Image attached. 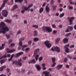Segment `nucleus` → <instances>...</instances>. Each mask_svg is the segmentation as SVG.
Returning a JSON list of instances; mask_svg holds the SVG:
<instances>
[{
	"mask_svg": "<svg viewBox=\"0 0 76 76\" xmlns=\"http://www.w3.org/2000/svg\"><path fill=\"white\" fill-rule=\"evenodd\" d=\"M9 31V28L6 25L5 23L1 22L0 24V34L2 33L3 34H5L6 32Z\"/></svg>",
	"mask_w": 76,
	"mask_h": 76,
	"instance_id": "1",
	"label": "nucleus"
},
{
	"mask_svg": "<svg viewBox=\"0 0 76 76\" xmlns=\"http://www.w3.org/2000/svg\"><path fill=\"white\" fill-rule=\"evenodd\" d=\"M21 62H22V60L21 59H19L18 61H14L13 62V64H18L19 66H21L22 64Z\"/></svg>",
	"mask_w": 76,
	"mask_h": 76,
	"instance_id": "2",
	"label": "nucleus"
},
{
	"mask_svg": "<svg viewBox=\"0 0 76 76\" xmlns=\"http://www.w3.org/2000/svg\"><path fill=\"white\" fill-rule=\"evenodd\" d=\"M39 50V49H37L34 50V52L33 56H35V58L36 61L38 60L39 58V55L37 54V52H38Z\"/></svg>",
	"mask_w": 76,
	"mask_h": 76,
	"instance_id": "3",
	"label": "nucleus"
},
{
	"mask_svg": "<svg viewBox=\"0 0 76 76\" xmlns=\"http://www.w3.org/2000/svg\"><path fill=\"white\" fill-rule=\"evenodd\" d=\"M42 28L44 31H47L49 33L52 32V28L50 27H43Z\"/></svg>",
	"mask_w": 76,
	"mask_h": 76,
	"instance_id": "4",
	"label": "nucleus"
},
{
	"mask_svg": "<svg viewBox=\"0 0 76 76\" xmlns=\"http://www.w3.org/2000/svg\"><path fill=\"white\" fill-rule=\"evenodd\" d=\"M50 50L51 51H57V52H60V49L59 48V47L57 46L52 48Z\"/></svg>",
	"mask_w": 76,
	"mask_h": 76,
	"instance_id": "5",
	"label": "nucleus"
},
{
	"mask_svg": "<svg viewBox=\"0 0 76 76\" xmlns=\"http://www.w3.org/2000/svg\"><path fill=\"white\" fill-rule=\"evenodd\" d=\"M44 43L48 48H49L51 47V44L50 43V41H46Z\"/></svg>",
	"mask_w": 76,
	"mask_h": 76,
	"instance_id": "6",
	"label": "nucleus"
},
{
	"mask_svg": "<svg viewBox=\"0 0 76 76\" xmlns=\"http://www.w3.org/2000/svg\"><path fill=\"white\" fill-rule=\"evenodd\" d=\"M2 14L4 17H7L8 15V12L6 10H4L2 11Z\"/></svg>",
	"mask_w": 76,
	"mask_h": 76,
	"instance_id": "7",
	"label": "nucleus"
},
{
	"mask_svg": "<svg viewBox=\"0 0 76 76\" xmlns=\"http://www.w3.org/2000/svg\"><path fill=\"white\" fill-rule=\"evenodd\" d=\"M7 1H8V0H4L3 1V3L2 4L1 7L0 8V10H1V9H2V8H3L4 6H5V5L6 4V3H7Z\"/></svg>",
	"mask_w": 76,
	"mask_h": 76,
	"instance_id": "8",
	"label": "nucleus"
},
{
	"mask_svg": "<svg viewBox=\"0 0 76 76\" xmlns=\"http://www.w3.org/2000/svg\"><path fill=\"white\" fill-rule=\"evenodd\" d=\"M6 50L7 51V53H13V52L15 51V49H13L10 50L9 48H7Z\"/></svg>",
	"mask_w": 76,
	"mask_h": 76,
	"instance_id": "9",
	"label": "nucleus"
},
{
	"mask_svg": "<svg viewBox=\"0 0 76 76\" xmlns=\"http://www.w3.org/2000/svg\"><path fill=\"white\" fill-rule=\"evenodd\" d=\"M63 67V65L62 64H59L56 67V69L57 70H60Z\"/></svg>",
	"mask_w": 76,
	"mask_h": 76,
	"instance_id": "10",
	"label": "nucleus"
},
{
	"mask_svg": "<svg viewBox=\"0 0 76 76\" xmlns=\"http://www.w3.org/2000/svg\"><path fill=\"white\" fill-rule=\"evenodd\" d=\"M23 54V52H21L17 53L15 55V57H19L20 55H22V54Z\"/></svg>",
	"mask_w": 76,
	"mask_h": 76,
	"instance_id": "11",
	"label": "nucleus"
},
{
	"mask_svg": "<svg viewBox=\"0 0 76 76\" xmlns=\"http://www.w3.org/2000/svg\"><path fill=\"white\" fill-rule=\"evenodd\" d=\"M22 47V41H20L19 43L18 50H20V49H21V47Z\"/></svg>",
	"mask_w": 76,
	"mask_h": 76,
	"instance_id": "12",
	"label": "nucleus"
},
{
	"mask_svg": "<svg viewBox=\"0 0 76 76\" xmlns=\"http://www.w3.org/2000/svg\"><path fill=\"white\" fill-rule=\"evenodd\" d=\"M10 57V54H8L7 55H5L2 57L0 58V59H1L2 58H6V57Z\"/></svg>",
	"mask_w": 76,
	"mask_h": 76,
	"instance_id": "13",
	"label": "nucleus"
},
{
	"mask_svg": "<svg viewBox=\"0 0 76 76\" xmlns=\"http://www.w3.org/2000/svg\"><path fill=\"white\" fill-rule=\"evenodd\" d=\"M67 19L68 20H70V22H73V20H74L75 19V17H72L70 18L68 17Z\"/></svg>",
	"mask_w": 76,
	"mask_h": 76,
	"instance_id": "14",
	"label": "nucleus"
},
{
	"mask_svg": "<svg viewBox=\"0 0 76 76\" xmlns=\"http://www.w3.org/2000/svg\"><path fill=\"white\" fill-rule=\"evenodd\" d=\"M43 74H45V76H51V75H49L50 72L47 71H45L43 72Z\"/></svg>",
	"mask_w": 76,
	"mask_h": 76,
	"instance_id": "15",
	"label": "nucleus"
},
{
	"mask_svg": "<svg viewBox=\"0 0 76 76\" xmlns=\"http://www.w3.org/2000/svg\"><path fill=\"white\" fill-rule=\"evenodd\" d=\"M35 67H36V68H37L38 70H41V68L40 67V66L38 64H36L35 65Z\"/></svg>",
	"mask_w": 76,
	"mask_h": 76,
	"instance_id": "16",
	"label": "nucleus"
},
{
	"mask_svg": "<svg viewBox=\"0 0 76 76\" xmlns=\"http://www.w3.org/2000/svg\"><path fill=\"white\" fill-rule=\"evenodd\" d=\"M22 9H24V10L25 11H27L28 10V8L26 7V6H23L22 7Z\"/></svg>",
	"mask_w": 76,
	"mask_h": 76,
	"instance_id": "17",
	"label": "nucleus"
},
{
	"mask_svg": "<svg viewBox=\"0 0 76 76\" xmlns=\"http://www.w3.org/2000/svg\"><path fill=\"white\" fill-rule=\"evenodd\" d=\"M5 22H7L9 23H10L12 22V20L10 19H7L6 20H4Z\"/></svg>",
	"mask_w": 76,
	"mask_h": 76,
	"instance_id": "18",
	"label": "nucleus"
},
{
	"mask_svg": "<svg viewBox=\"0 0 76 76\" xmlns=\"http://www.w3.org/2000/svg\"><path fill=\"white\" fill-rule=\"evenodd\" d=\"M68 41H69V40L68 39H67V38H66L64 39L63 40V42L64 43H67L68 42Z\"/></svg>",
	"mask_w": 76,
	"mask_h": 76,
	"instance_id": "19",
	"label": "nucleus"
},
{
	"mask_svg": "<svg viewBox=\"0 0 76 76\" xmlns=\"http://www.w3.org/2000/svg\"><path fill=\"white\" fill-rule=\"evenodd\" d=\"M45 9L46 12L48 13H49V12H50V8L48 6H46Z\"/></svg>",
	"mask_w": 76,
	"mask_h": 76,
	"instance_id": "20",
	"label": "nucleus"
},
{
	"mask_svg": "<svg viewBox=\"0 0 76 76\" xmlns=\"http://www.w3.org/2000/svg\"><path fill=\"white\" fill-rule=\"evenodd\" d=\"M6 68V66H3L1 67L0 68V71H2L3 70V69H5Z\"/></svg>",
	"mask_w": 76,
	"mask_h": 76,
	"instance_id": "21",
	"label": "nucleus"
},
{
	"mask_svg": "<svg viewBox=\"0 0 76 76\" xmlns=\"http://www.w3.org/2000/svg\"><path fill=\"white\" fill-rule=\"evenodd\" d=\"M28 63H36V61H35V59H32L31 61L29 62Z\"/></svg>",
	"mask_w": 76,
	"mask_h": 76,
	"instance_id": "22",
	"label": "nucleus"
},
{
	"mask_svg": "<svg viewBox=\"0 0 76 76\" xmlns=\"http://www.w3.org/2000/svg\"><path fill=\"white\" fill-rule=\"evenodd\" d=\"M28 45H23V46H22V50L23 51H24L25 50V49L24 48H26V47H28Z\"/></svg>",
	"mask_w": 76,
	"mask_h": 76,
	"instance_id": "23",
	"label": "nucleus"
},
{
	"mask_svg": "<svg viewBox=\"0 0 76 76\" xmlns=\"http://www.w3.org/2000/svg\"><path fill=\"white\" fill-rule=\"evenodd\" d=\"M21 33H22V31L20 30H19L18 31L16 34V35H18L20 34Z\"/></svg>",
	"mask_w": 76,
	"mask_h": 76,
	"instance_id": "24",
	"label": "nucleus"
},
{
	"mask_svg": "<svg viewBox=\"0 0 76 76\" xmlns=\"http://www.w3.org/2000/svg\"><path fill=\"white\" fill-rule=\"evenodd\" d=\"M44 11V8H41L39 10V12L40 13H41Z\"/></svg>",
	"mask_w": 76,
	"mask_h": 76,
	"instance_id": "25",
	"label": "nucleus"
},
{
	"mask_svg": "<svg viewBox=\"0 0 76 76\" xmlns=\"http://www.w3.org/2000/svg\"><path fill=\"white\" fill-rule=\"evenodd\" d=\"M52 7H53V10H55L57 7V6L54 5H52Z\"/></svg>",
	"mask_w": 76,
	"mask_h": 76,
	"instance_id": "26",
	"label": "nucleus"
},
{
	"mask_svg": "<svg viewBox=\"0 0 76 76\" xmlns=\"http://www.w3.org/2000/svg\"><path fill=\"white\" fill-rule=\"evenodd\" d=\"M15 2H19V3H21L23 0H15Z\"/></svg>",
	"mask_w": 76,
	"mask_h": 76,
	"instance_id": "27",
	"label": "nucleus"
},
{
	"mask_svg": "<svg viewBox=\"0 0 76 76\" xmlns=\"http://www.w3.org/2000/svg\"><path fill=\"white\" fill-rule=\"evenodd\" d=\"M38 40H39V39L38 38L36 37L34 38V41L35 42H37V41H38Z\"/></svg>",
	"mask_w": 76,
	"mask_h": 76,
	"instance_id": "28",
	"label": "nucleus"
},
{
	"mask_svg": "<svg viewBox=\"0 0 76 76\" xmlns=\"http://www.w3.org/2000/svg\"><path fill=\"white\" fill-rule=\"evenodd\" d=\"M68 28L70 31H72V30H73V27L72 26H70L68 27Z\"/></svg>",
	"mask_w": 76,
	"mask_h": 76,
	"instance_id": "29",
	"label": "nucleus"
},
{
	"mask_svg": "<svg viewBox=\"0 0 76 76\" xmlns=\"http://www.w3.org/2000/svg\"><path fill=\"white\" fill-rule=\"evenodd\" d=\"M32 27H33V28H36L37 29V28H38V26L37 25H32Z\"/></svg>",
	"mask_w": 76,
	"mask_h": 76,
	"instance_id": "30",
	"label": "nucleus"
},
{
	"mask_svg": "<svg viewBox=\"0 0 76 76\" xmlns=\"http://www.w3.org/2000/svg\"><path fill=\"white\" fill-rule=\"evenodd\" d=\"M37 34H38V32L37 31H36L35 30L34 31V36H37Z\"/></svg>",
	"mask_w": 76,
	"mask_h": 76,
	"instance_id": "31",
	"label": "nucleus"
},
{
	"mask_svg": "<svg viewBox=\"0 0 76 76\" xmlns=\"http://www.w3.org/2000/svg\"><path fill=\"white\" fill-rule=\"evenodd\" d=\"M64 16V13L61 14L59 15L60 18H63Z\"/></svg>",
	"mask_w": 76,
	"mask_h": 76,
	"instance_id": "32",
	"label": "nucleus"
},
{
	"mask_svg": "<svg viewBox=\"0 0 76 76\" xmlns=\"http://www.w3.org/2000/svg\"><path fill=\"white\" fill-rule=\"evenodd\" d=\"M60 39H57L56 40V44H58V42L60 41Z\"/></svg>",
	"mask_w": 76,
	"mask_h": 76,
	"instance_id": "33",
	"label": "nucleus"
},
{
	"mask_svg": "<svg viewBox=\"0 0 76 76\" xmlns=\"http://www.w3.org/2000/svg\"><path fill=\"white\" fill-rule=\"evenodd\" d=\"M69 9L70 10H72L73 9V7H71L70 5H69L68 6Z\"/></svg>",
	"mask_w": 76,
	"mask_h": 76,
	"instance_id": "34",
	"label": "nucleus"
},
{
	"mask_svg": "<svg viewBox=\"0 0 76 76\" xmlns=\"http://www.w3.org/2000/svg\"><path fill=\"white\" fill-rule=\"evenodd\" d=\"M50 3L51 4H53L54 3V0H51Z\"/></svg>",
	"mask_w": 76,
	"mask_h": 76,
	"instance_id": "35",
	"label": "nucleus"
},
{
	"mask_svg": "<svg viewBox=\"0 0 76 76\" xmlns=\"http://www.w3.org/2000/svg\"><path fill=\"white\" fill-rule=\"evenodd\" d=\"M42 59H43V57H42V56L40 57L39 58V61H41L42 60Z\"/></svg>",
	"mask_w": 76,
	"mask_h": 76,
	"instance_id": "36",
	"label": "nucleus"
},
{
	"mask_svg": "<svg viewBox=\"0 0 76 76\" xmlns=\"http://www.w3.org/2000/svg\"><path fill=\"white\" fill-rule=\"evenodd\" d=\"M69 45H70L69 44L66 45H65L64 46V48H68V47H69Z\"/></svg>",
	"mask_w": 76,
	"mask_h": 76,
	"instance_id": "37",
	"label": "nucleus"
},
{
	"mask_svg": "<svg viewBox=\"0 0 76 76\" xmlns=\"http://www.w3.org/2000/svg\"><path fill=\"white\" fill-rule=\"evenodd\" d=\"M57 30H53V34H54L55 35H56V34H57Z\"/></svg>",
	"mask_w": 76,
	"mask_h": 76,
	"instance_id": "38",
	"label": "nucleus"
},
{
	"mask_svg": "<svg viewBox=\"0 0 76 76\" xmlns=\"http://www.w3.org/2000/svg\"><path fill=\"white\" fill-rule=\"evenodd\" d=\"M24 39H25V38L24 37L21 38L19 39L20 42V41H23Z\"/></svg>",
	"mask_w": 76,
	"mask_h": 76,
	"instance_id": "39",
	"label": "nucleus"
},
{
	"mask_svg": "<svg viewBox=\"0 0 76 76\" xmlns=\"http://www.w3.org/2000/svg\"><path fill=\"white\" fill-rule=\"evenodd\" d=\"M32 41L31 40L30 41H29L28 42V45H31V44H32Z\"/></svg>",
	"mask_w": 76,
	"mask_h": 76,
	"instance_id": "40",
	"label": "nucleus"
},
{
	"mask_svg": "<svg viewBox=\"0 0 76 76\" xmlns=\"http://www.w3.org/2000/svg\"><path fill=\"white\" fill-rule=\"evenodd\" d=\"M66 53H69V48H66L65 50Z\"/></svg>",
	"mask_w": 76,
	"mask_h": 76,
	"instance_id": "41",
	"label": "nucleus"
},
{
	"mask_svg": "<svg viewBox=\"0 0 76 76\" xmlns=\"http://www.w3.org/2000/svg\"><path fill=\"white\" fill-rule=\"evenodd\" d=\"M17 7L18 6H17V5H14L13 7V10H15V9H16Z\"/></svg>",
	"mask_w": 76,
	"mask_h": 76,
	"instance_id": "42",
	"label": "nucleus"
},
{
	"mask_svg": "<svg viewBox=\"0 0 76 76\" xmlns=\"http://www.w3.org/2000/svg\"><path fill=\"white\" fill-rule=\"evenodd\" d=\"M52 26L53 28H56V26L55 24H52Z\"/></svg>",
	"mask_w": 76,
	"mask_h": 76,
	"instance_id": "43",
	"label": "nucleus"
},
{
	"mask_svg": "<svg viewBox=\"0 0 76 76\" xmlns=\"http://www.w3.org/2000/svg\"><path fill=\"white\" fill-rule=\"evenodd\" d=\"M6 37H7V39H9V38H10V35L9 34H6Z\"/></svg>",
	"mask_w": 76,
	"mask_h": 76,
	"instance_id": "44",
	"label": "nucleus"
},
{
	"mask_svg": "<svg viewBox=\"0 0 76 76\" xmlns=\"http://www.w3.org/2000/svg\"><path fill=\"white\" fill-rule=\"evenodd\" d=\"M71 35V33H69L68 34H66L65 36L66 37H69V35Z\"/></svg>",
	"mask_w": 76,
	"mask_h": 76,
	"instance_id": "45",
	"label": "nucleus"
},
{
	"mask_svg": "<svg viewBox=\"0 0 76 76\" xmlns=\"http://www.w3.org/2000/svg\"><path fill=\"white\" fill-rule=\"evenodd\" d=\"M52 60L53 62H54L56 61V58H52Z\"/></svg>",
	"mask_w": 76,
	"mask_h": 76,
	"instance_id": "46",
	"label": "nucleus"
},
{
	"mask_svg": "<svg viewBox=\"0 0 76 76\" xmlns=\"http://www.w3.org/2000/svg\"><path fill=\"white\" fill-rule=\"evenodd\" d=\"M70 31L69 30V28L68 29H66L65 30V32H70Z\"/></svg>",
	"mask_w": 76,
	"mask_h": 76,
	"instance_id": "47",
	"label": "nucleus"
},
{
	"mask_svg": "<svg viewBox=\"0 0 76 76\" xmlns=\"http://www.w3.org/2000/svg\"><path fill=\"white\" fill-rule=\"evenodd\" d=\"M29 49H30L29 48H26L25 50V51H26V52H28V51L29 50Z\"/></svg>",
	"mask_w": 76,
	"mask_h": 76,
	"instance_id": "48",
	"label": "nucleus"
},
{
	"mask_svg": "<svg viewBox=\"0 0 76 76\" xmlns=\"http://www.w3.org/2000/svg\"><path fill=\"white\" fill-rule=\"evenodd\" d=\"M4 60H1V64H2L3 63H4Z\"/></svg>",
	"mask_w": 76,
	"mask_h": 76,
	"instance_id": "49",
	"label": "nucleus"
},
{
	"mask_svg": "<svg viewBox=\"0 0 76 76\" xmlns=\"http://www.w3.org/2000/svg\"><path fill=\"white\" fill-rule=\"evenodd\" d=\"M5 43L2 44H1V46H2L1 47H3V48H4V46H5Z\"/></svg>",
	"mask_w": 76,
	"mask_h": 76,
	"instance_id": "50",
	"label": "nucleus"
},
{
	"mask_svg": "<svg viewBox=\"0 0 76 76\" xmlns=\"http://www.w3.org/2000/svg\"><path fill=\"white\" fill-rule=\"evenodd\" d=\"M46 5V2H45L43 4V5H42V7H45V6Z\"/></svg>",
	"mask_w": 76,
	"mask_h": 76,
	"instance_id": "51",
	"label": "nucleus"
},
{
	"mask_svg": "<svg viewBox=\"0 0 76 76\" xmlns=\"http://www.w3.org/2000/svg\"><path fill=\"white\" fill-rule=\"evenodd\" d=\"M71 1H69V3L71 4H75V3L73 2H72Z\"/></svg>",
	"mask_w": 76,
	"mask_h": 76,
	"instance_id": "52",
	"label": "nucleus"
},
{
	"mask_svg": "<svg viewBox=\"0 0 76 76\" xmlns=\"http://www.w3.org/2000/svg\"><path fill=\"white\" fill-rule=\"evenodd\" d=\"M12 41H13V40L12 39H10L9 40L8 43L9 44H10V43H11Z\"/></svg>",
	"mask_w": 76,
	"mask_h": 76,
	"instance_id": "53",
	"label": "nucleus"
},
{
	"mask_svg": "<svg viewBox=\"0 0 76 76\" xmlns=\"http://www.w3.org/2000/svg\"><path fill=\"white\" fill-rule=\"evenodd\" d=\"M56 64V63H54L52 65H51L52 67H54L55 65Z\"/></svg>",
	"mask_w": 76,
	"mask_h": 76,
	"instance_id": "54",
	"label": "nucleus"
},
{
	"mask_svg": "<svg viewBox=\"0 0 76 76\" xmlns=\"http://www.w3.org/2000/svg\"><path fill=\"white\" fill-rule=\"evenodd\" d=\"M32 6H33V4H31L29 5L28 7V9H29V8H31V7H32Z\"/></svg>",
	"mask_w": 76,
	"mask_h": 76,
	"instance_id": "55",
	"label": "nucleus"
},
{
	"mask_svg": "<svg viewBox=\"0 0 76 76\" xmlns=\"http://www.w3.org/2000/svg\"><path fill=\"white\" fill-rule=\"evenodd\" d=\"M74 47H75V46L73 45H71L69 47V48H74Z\"/></svg>",
	"mask_w": 76,
	"mask_h": 76,
	"instance_id": "56",
	"label": "nucleus"
},
{
	"mask_svg": "<svg viewBox=\"0 0 76 76\" xmlns=\"http://www.w3.org/2000/svg\"><path fill=\"white\" fill-rule=\"evenodd\" d=\"M64 62H66L67 61V58H66L64 59Z\"/></svg>",
	"mask_w": 76,
	"mask_h": 76,
	"instance_id": "57",
	"label": "nucleus"
},
{
	"mask_svg": "<svg viewBox=\"0 0 76 76\" xmlns=\"http://www.w3.org/2000/svg\"><path fill=\"white\" fill-rule=\"evenodd\" d=\"M23 22H24V24H27V20H24L23 21Z\"/></svg>",
	"mask_w": 76,
	"mask_h": 76,
	"instance_id": "58",
	"label": "nucleus"
},
{
	"mask_svg": "<svg viewBox=\"0 0 76 76\" xmlns=\"http://www.w3.org/2000/svg\"><path fill=\"white\" fill-rule=\"evenodd\" d=\"M26 58H27V57H24L23 58V59L24 60H26Z\"/></svg>",
	"mask_w": 76,
	"mask_h": 76,
	"instance_id": "59",
	"label": "nucleus"
},
{
	"mask_svg": "<svg viewBox=\"0 0 76 76\" xmlns=\"http://www.w3.org/2000/svg\"><path fill=\"white\" fill-rule=\"evenodd\" d=\"M67 57L68 58H72V57L71 56H70L69 55L67 56Z\"/></svg>",
	"mask_w": 76,
	"mask_h": 76,
	"instance_id": "60",
	"label": "nucleus"
},
{
	"mask_svg": "<svg viewBox=\"0 0 76 76\" xmlns=\"http://www.w3.org/2000/svg\"><path fill=\"white\" fill-rule=\"evenodd\" d=\"M42 69L43 70H46L47 69V68H46L45 66H43L42 67Z\"/></svg>",
	"mask_w": 76,
	"mask_h": 76,
	"instance_id": "61",
	"label": "nucleus"
},
{
	"mask_svg": "<svg viewBox=\"0 0 76 76\" xmlns=\"http://www.w3.org/2000/svg\"><path fill=\"white\" fill-rule=\"evenodd\" d=\"M25 11L23 9V10L21 11V13H23L24 12H25Z\"/></svg>",
	"mask_w": 76,
	"mask_h": 76,
	"instance_id": "62",
	"label": "nucleus"
},
{
	"mask_svg": "<svg viewBox=\"0 0 76 76\" xmlns=\"http://www.w3.org/2000/svg\"><path fill=\"white\" fill-rule=\"evenodd\" d=\"M10 45L11 47H13L15 45V44L12 43Z\"/></svg>",
	"mask_w": 76,
	"mask_h": 76,
	"instance_id": "63",
	"label": "nucleus"
},
{
	"mask_svg": "<svg viewBox=\"0 0 76 76\" xmlns=\"http://www.w3.org/2000/svg\"><path fill=\"white\" fill-rule=\"evenodd\" d=\"M42 67H45V64H44V63H43L42 64Z\"/></svg>",
	"mask_w": 76,
	"mask_h": 76,
	"instance_id": "64",
	"label": "nucleus"
}]
</instances>
